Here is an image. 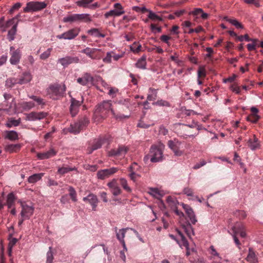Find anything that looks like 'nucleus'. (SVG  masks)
Masks as SVG:
<instances>
[{"label": "nucleus", "mask_w": 263, "mask_h": 263, "mask_svg": "<svg viewBox=\"0 0 263 263\" xmlns=\"http://www.w3.org/2000/svg\"><path fill=\"white\" fill-rule=\"evenodd\" d=\"M21 106L24 110H29L33 108L35 105L33 102H23L21 104Z\"/></svg>", "instance_id": "46"}, {"label": "nucleus", "mask_w": 263, "mask_h": 263, "mask_svg": "<svg viewBox=\"0 0 263 263\" xmlns=\"http://www.w3.org/2000/svg\"><path fill=\"white\" fill-rule=\"evenodd\" d=\"M87 33L93 37H104L105 34L102 33L98 28H93L87 31Z\"/></svg>", "instance_id": "31"}, {"label": "nucleus", "mask_w": 263, "mask_h": 263, "mask_svg": "<svg viewBox=\"0 0 263 263\" xmlns=\"http://www.w3.org/2000/svg\"><path fill=\"white\" fill-rule=\"evenodd\" d=\"M140 167L136 162L133 163L129 167V170L130 172H136L140 170Z\"/></svg>", "instance_id": "64"}, {"label": "nucleus", "mask_w": 263, "mask_h": 263, "mask_svg": "<svg viewBox=\"0 0 263 263\" xmlns=\"http://www.w3.org/2000/svg\"><path fill=\"white\" fill-rule=\"evenodd\" d=\"M118 171L116 167H111L108 169L102 170L98 172L97 176L99 179H104L109 176L115 174Z\"/></svg>", "instance_id": "18"}, {"label": "nucleus", "mask_w": 263, "mask_h": 263, "mask_svg": "<svg viewBox=\"0 0 263 263\" xmlns=\"http://www.w3.org/2000/svg\"><path fill=\"white\" fill-rule=\"evenodd\" d=\"M63 22L65 23H74L79 22L78 14H73L67 15L63 18Z\"/></svg>", "instance_id": "38"}, {"label": "nucleus", "mask_w": 263, "mask_h": 263, "mask_svg": "<svg viewBox=\"0 0 263 263\" xmlns=\"http://www.w3.org/2000/svg\"><path fill=\"white\" fill-rule=\"evenodd\" d=\"M85 202H88L91 206L93 211L96 210V208L98 203V199L95 195L93 194H89L87 196L83 198Z\"/></svg>", "instance_id": "20"}, {"label": "nucleus", "mask_w": 263, "mask_h": 263, "mask_svg": "<svg viewBox=\"0 0 263 263\" xmlns=\"http://www.w3.org/2000/svg\"><path fill=\"white\" fill-rule=\"evenodd\" d=\"M120 183L126 191H127V192H132V189L128 185L127 181L125 178H121L120 179Z\"/></svg>", "instance_id": "49"}, {"label": "nucleus", "mask_w": 263, "mask_h": 263, "mask_svg": "<svg viewBox=\"0 0 263 263\" xmlns=\"http://www.w3.org/2000/svg\"><path fill=\"white\" fill-rule=\"evenodd\" d=\"M21 147L20 144H9L5 146V152L9 153H16L20 151Z\"/></svg>", "instance_id": "27"}, {"label": "nucleus", "mask_w": 263, "mask_h": 263, "mask_svg": "<svg viewBox=\"0 0 263 263\" xmlns=\"http://www.w3.org/2000/svg\"><path fill=\"white\" fill-rule=\"evenodd\" d=\"M111 114L112 116L117 120H123L129 118V116H125L123 114H116L115 111L111 109Z\"/></svg>", "instance_id": "56"}, {"label": "nucleus", "mask_w": 263, "mask_h": 263, "mask_svg": "<svg viewBox=\"0 0 263 263\" xmlns=\"http://www.w3.org/2000/svg\"><path fill=\"white\" fill-rule=\"evenodd\" d=\"M10 55L9 61L11 65H15L20 63L22 57V53L20 49H15L13 46H11L10 47Z\"/></svg>", "instance_id": "9"}, {"label": "nucleus", "mask_w": 263, "mask_h": 263, "mask_svg": "<svg viewBox=\"0 0 263 263\" xmlns=\"http://www.w3.org/2000/svg\"><path fill=\"white\" fill-rule=\"evenodd\" d=\"M81 102L76 100L74 98L71 99V105L70 107V112L72 117H74L79 111V107L81 105Z\"/></svg>", "instance_id": "24"}, {"label": "nucleus", "mask_w": 263, "mask_h": 263, "mask_svg": "<svg viewBox=\"0 0 263 263\" xmlns=\"http://www.w3.org/2000/svg\"><path fill=\"white\" fill-rule=\"evenodd\" d=\"M129 229H130V228L127 227L125 228H122L118 230L117 227H115L114 228L116 234L117 239L121 243V245L123 246V248H124V250H125L126 251H127V249L125 245L124 238L127 230H129Z\"/></svg>", "instance_id": "13"}, {"label": "nucleus", "mask_w": 263, "mask_h": 263, "mask_svg": "<svg viewBox=\"0 0 263 263\" xmlns=\"http://www.w3.org/2000/svg\"><path fill=\"white\" fill-rule=\"evenodd\" d=\"M148 193L158 199H161L165 195L163 191L155 187L149 188L148 189Z\"/></svg>", "instance_id": "25"}, {"label": "nucleus", "mask_w": 263, "mask_h": 263, "mask_svg": "<svg viewBox=\"0 0 263 263\" xmlns=\"http://www.w3.org/2000/svg\"><path fill=\"white\" fill-rule=\"evenodd\" d=\"M20 202L22 206V211L20 214L21 217L29 219L33 214L34 209L33 206L31 204L28 205L25 202L20 201Z\"/></svg>", "instance_id": "10"}, {"label": "nucleus", "mask_w": 263, "mask_h": 263, "mask_svg": "<svg viewBox=\"0 0 263 263\" xmlns=\"http://www.w3.org/2000/svg\"><path fill=\"white\" fill-rule=\"evenodd\" d=\"M52 50V49L51 48H48L46 51H45L40 55V59L45 60L48 59L51 54Z\"/></svg>", "instance_id": "51"}, {"label": "nucleus", "mask_w": 263, "mask_h": 263, "mask_svg": "<svg viewBox=\"0 0 263 263\" xmlns=\"http://www.w3.org/2000/svg\"><path fill=\"white\" fill-rule=\"evenodd\" d=\"M32 77L29 72H24L22 77L18 80V84H24L30 82L32 80Z\"/></svg>", "instance_id": "29"}, {"label": "nucleus", "mask_w": 263, "mask_h": 263, "mask_svg": "<svg viewBox=\"0 0 263 263\" xmlns=\"http://www.w3.org/2000/svg\"><path fill=\"white\" fill-rule=\"evenodd\" d=\"M89 123V119L86 116L81 118L78 122L71 124L67 130L69 132L73 134H77L80 132L81 130L85 128Z\"/></svg>", "instance_id": "3"}, {"label": "nucleus", "mask_w": 263, "mask_h": 263, "mask_svg": "<svg viewBox=\"0 0 263 263\" xmlns=\"http://www.w3.org/2000/svg\"><path fill=\"white\" fill-rule=\"evenodd\" d=\"M177 232L181 238V240L180 241H179L178 240H177L176 239L175 236H174L172 234H170L169 235L170 237L172 239L176 240L177 241V243L179 245V246L181 248L184 247L186 248V249L187 250H189V243H188L187 240L186 239V238H185V237L183 235V234L180 231L177 230Z\"/></svg>", "instance_id": "22"}, {"label": "nucleus", "mask_w": 263, "mask_h": 263, "mask_svg": "<svg viewBox=\"0 0 263 263\" xmlns=\"http://www.w3.org/2000/svg\"><path fill=\"white\" fill-rule=\"evenodd\" d=\"M16 84H18V80L14 78H9L6 81V86L8 87H12Z\"/></svg>", "instance_id": "48"}, {"label": "nucleus", "mask_w": 263, "mask_h": 263, "mask_svg": "<svg viewBox=\"0 0 263 263\" xmlns=\"http://www.w3.org/2000/svg\"><path fill=\"white\" fill-rule=\"evenodd\" d=\"M230 23L234 26L237 29H243V27L237 20L234 19L230 21Z\"/></svg>", "instance_id": "60"}, {"label": "nucleus", "mask_w": 263, "mask_h": 263, "mask_svg": "<svg viewBox=\"0 0 263 263\" xmlns=\"http://www.w3.org/2000/svg\"><path fill=\"white\" fill-rule=\"evenodd\" d=\"M116 9L111 10L105 14V17L108 18L109 16H118L124 13L125 11L121 5L120 3H116L114 5Z\"/></svg>", "instance_id": "14"}, {"label": "nucleus", "mask_w": 263, "mask_h": 263, "mask_svg": "<svg viewBox=\"0 0 263 263\" xmlns=\"http://www.w3.org/2000/svg\"><path fill=\"white\" fill-rule=\"evenodd\" d=\"M80 32L79 28H73L61 34L58 35L57 37L59 39L72 40L74 39Z\"/></svg>", "instance_id": "12"}, {"label": "nucleus", "mask_w": 263, "mask_h": 263, "mask_svg": "<svg viewBox=\"0 0 263 263\" xmlns=\"http://www.w3.org/2000/svg\"><path fill=\"white\" fill-rule=\"evenodd\" d=\"M103 144V140L101 138L95 139L92 142L90 146L87 149L88 154H91L94 151L100 148Z\"/></svg>", "instance_id": "21"}, {"label": "nucleus", "mask_w": 263, "mask_h": 263, "mask_svg": "<svg viewBox=\"0 0 263 263\" xmlns=\"http://www.w3.org/2000/svg\"><path fill=\"white\" fill-rule=\"evenodd\" d=\"M153 104L159 106H170L169 102L163 100H158L157 102L153 103Z\"/></svg>", "instance_id": "55"}, {"label": "nucleus", "mask_w": 263, "mask_h": 263, "mask_svg": "<svg viewBox=\"0 0 263 263\" xmlns=\"http://www.w3.org/2000/svg\"><path fill=\"white\" fill-rule=\"evenodd\" d=\"M188 218L190 219L191 222L193 224H195L197 221L196 216L193 210L186 214Z\"/></svg>", "instance_id": "54"}, {"label": "nucleus", "mask_w": 263, "mask_h": 263, "mask_svg": "<svg viewBox=\"0 0 263 263\" xmlns=\"http://www.w3.org/2000/svg\"><path fill=\"white\" fill-rule=\"evenodd\" d=\"M44 175V173L34 174L29 177L28 181L30 183H34L41 180Z\"/></svg>", "instance_id": "35"}, {"label": "nucleus", "mask_w": 263, "mask_h": 263, "mask_svg": "<svg viewBox=\"0 0 263 263\" xmlns=\"http://www.w3.org/2000/svg\"><path fill=\"white\" fill-rule=\"evenodd\" d=\"M16 197L13 193H9L7 197V205L9 209L11 208L14 203Z\"/></svg>", "instance_id": "40"}, {"label": "nucleus", "mask_w": 263, "mask_h": 263, "mask_svg": "<svg viewBox=\"0 0 263 263\" xmlns=\"http://www.w3.org/2000/svg\"><path fill=\"white\" fill-rule=\"evenodd\" d=\"M183 194H185L187 196H193V190L189 187L184 188L183 190Z\"/></svg>", "instance_id": "62"}, {"label": "nucleus", "mask_w": 263, "mask_h": 263, "mask_svg": "<svg viewBox=\"0 0 263 263\" xmlns=\"http://www.w3.org/2000/svg\"><path fill=\"white\" fill-rule=\"evenodd\" d=\"M164 147V146L162 143H160L158 145H154L151 146L149 156L152 162H158L162 161Z\"/></svg>", "instance_id": "2"}, {"label": "nucleus", "mask_w": 263, "mask_h": 263, "mask_svg": "<svg viewBox=\"0 0 263 263\" xmlns=\"http://www.w3.org/2000/svg\"><path fill=\"white\" fill-rule=\"evenodd\" d=\"M148 18L153 21H162V18L160 16L157 15L155 13H154L151 10L150 11H149Z\"/></svg>", "instance_id": "47"}, {"label": "nucleus", "mask_w": 263, "mask_h": 263, "mask_svg": "<svg viewBox=\"0 0 263 263\" xmlns=\"http://www.w3.org/2000/svg\"><path fill=\"white\" fill-rule=\"evenodd\" d=\"M149 92H151V93H149L147 95V100L148 101L155 100L156 99L157 96V90L154 88H149Z\"/></svg>", "instance_id": "45"}, {"label": "nucleus", "mask_w": 263, "mask_h": 263, "mask_svg": "<svg viewBox=\"0 0 263 263\" xmlns=\"http://www.w3.org/2000/svg\"><path fill=\"white\" fill-rule=\"evenodd\" d=\"M47 116L45 112H31L26 115V120L30 121H34L36 120H41L43 119Z\"/></svg>", "instance_id": "15"}, {"label": "nucleus", "mask_w": 263, "mask_h": 263, "mask_svg": "<svg viewBox=\"0 0 263 263\" xmlns=\"http://www.w3.org/2000/svg\"><path fill=\"white\" fill-rule=\"evenodd\" d=\"M29 97L34 101L37 105L43 106L45 104L44 100L40 97L34 95L29 96Z\"/></svg>", "instance_id": "50"}, {"label": "nucleus", "mask_w": 263, "mask_h": 263, "mask_svg": "<svg viewBox=\"0 0 263 263\" xmlns=\"http://www.w3.org/2000/svg\"><path fill=\"white\" fill-rule=\"evenodd\" d=\"M65 91L66 86L64 84L52 85L49 87L47 90V92L48 95L50 96V98L54 100L58 99L59 98L63 96Z\"/></svg>", "instance_id": "4"}, {"label": "nucleus", "mask_w": 263, "mask_h": 263, "mask_svg": "<svg viewBox=\"0 0 263 263\" xmlns=\"http://www.w3.org/2000/svg\"><path fill=\"white\" fill-rule=\"evenodd\" d=\"M15 18H13L11 20H8L6 24L5 27H9V26L12 25V28L11 30H9L8 32V39L10 41H13L15 38V35L16 33L17 27V23H15Z\"/></svg>", "instance_id": "11"}, {"label": "nucleus", "mask_w": 263, "mask_h": 263, "mask_svg": "<svg viewBox=\"0 0 263 263\" xmlns=\"http://www.w3.org/2000/svg\"><path fill=\"white\" fill-rule=\"evenodd\" d=\"M182 228L190 238H191L192 236L194 235L193 228L191 224L189 222H187L184 224H182Z\"/></svg>", "instance_id": "33"}, {"label": "nucleus", "mask_w": 263, "mask_h": 263, "mask_svg": "<svg viewBox=\"0 0 263 263\" xmlns=\"http://www.w3.org/2000/svg\"><path fill=\"white\" fill-rule=\"evenodd\" d=\"M47 4L44 2H30L27 3L26 6L24 8L25 12H35L44 9Z\"/></svg>", "instance_id": "6"}, {"label": "nucleus", "mask_w": 263, "mask_h": 263, "mask_svg": "<svg viewBox=\"0 0 263 263\" xmlns=\"http://www.w3.org/2000/svg\"><path fill=\"white\" fill-rule=\"evenodd\" d=\"M112 104L110 100L103 101L98 104L95 107L93 112V119L96 122H100L104 119L110 111L111 112Z\"/></svg>", "instance_id": "1"}, {"label": "nucleus", "mask_w": 263, "mask_h": 263, "mask_svg": "<svg viewBox=\"0 0 263 263\" xmlns=\"http://www.w3.org/2000/svg\"><path fill=\"white\" fill-rule=\"evenodd\" d=\"M108 95L114 98L116 96L117 93L118 92V89L115 87L109 88Z\"/></svg>", "instance_id": "61"}, {"label": "nucleus", "mask_w": 263, "mask_h": 263, "mask_svg": "<svg viewBox=\"0 0 263 263\" xmlns=\"http://www.w3.org/2000/svg\"><path fill=\"white\" fill-rule=\"evenodd\" d=\"M182 143L177 139H174L168 141V146L174 152L176 156H182L184 152L180 149Z\"/></svg>", "instance_id": "8"}, {"label": "nucleus", "mask_w": 263, "mask_h": 263, "mask_svg": "<svg viewBox=\"0 0 263 263\" xmlns=\"http://www.w3.org/2000/svg\"><path fill=\"white\" fill-rule=\"evenodd\" d=\"M244 226L240 222H237L232 228L233 234L232 235L234 239V242L236 245L239 247L240 246V242L238 239L237 237V235L239 234L242 238H245L246 236V233L243 231Z\"/></svg>", "instance_id": "5"}, {"label": "nucleus", "mask_w": 263, "mask_h": 263, "mask_svg": "<svg viewBox=\"0 0 263 263\" xmlns=\"http://www.w3.org/2000/svg\"><path fill=\"white\" fill-rule=\"evenodd\" d=\"M230 89L234 92L239 94L240 93V88L236 84L232 85L230 86Z\"/></svg>", "instance_id": "63"}, {"label": "nucleus", "mask_w": 263, "mask_h": 263, "mask_svg": "<svg viewBox=\"0 0 263 263\" xmlns=\"http://www.w3.org/2000/svg\"><path fill=\"white\" fill-rule=\"evenodd\" d=\"M57 151L54 148H51L49 151L43 153H40L37 154L38 159L44 160L50 158L56 155Z\"/></svg>", "instance_id": "23"}, {"label": "nucleus", "mask_w": 263, "mask_h": 263, "mask_svg": "<svg viewBox=\"0 0 263 263\" xmlns=\"http://www.w3.org/2000/svg\"><path fill=\"white\" fill-rule=\"evenodd\" d=\"M146 57L145 55L142 56L136 63V67L142 69H145L146 66Z\"/></svg>", "instance_id": "36"}, {"label": "nucleus", "mask_w": 263, "mask_h": 263, "mask_svg": "<svg viewBox=\"0 0 263 263\" xmlns=\"http://www.w3.org/2000/svg\"><path fill=\"white\" fill-rule=\"evenodd\" d=\"M68 191L69 192V195L72 201L74 202L77 201V193L74 189L72 186H69Z\"/></svg>", "instance_id": "53"}, {"label": "nucleus", "mask_w": 263, "mask_h": 263, "mask_svg": "<svg viewBox=\"0 0 263 263\" xmlns=\"http://www.w3.org/2000/svg\"><path fill=\"white\" fill-rule=\"evenodd\" d=\"M252 114L248 116L247 119L248 121L253 123H256L259 119V116L257 115L258 109L255 107H252L251 108Z\"/></svg>", "instance_id": "26"}, {"label": "nucleus", "mask_w": 263, "mask_h": 263, "mask_svg": "<svg viewBox=\"0 0 263 263\" xmlns=\"http://www.w3.org/2000/svg\"><path fill=\"white\" fill-rule=\"evenodd\" d=\"M93 0H80L76 2L77 6L83 8H89Z\"/></svg>", "instance_id": "43"}, {"label": "nucleus", "mask_w": 263, "mask_h": 263, "mask_svg": "<svg viewBox=\"0 0 263 263\" xmlns=\"http://www.w3.org/2000/svg\"><path fill=\"white\" fill-rule=\"evenodd\" d=\"M72 170H73V169L70 167H62L58 169V172L60 174L63 175Z\"/></svg>", "instance_id": "58"}, {"label": "nucleus", "mask_w": 263, "mask_h": 263, "mask_svg": "<svg viewBox=\"0 0 263 263\" xmlns=\"http://www.w3.org/2000/svg\"><path fill=\"white\" fill-rule=\"evenodd\" d=\"M77 82L83 86H86L88 84H92L93 82V78L89 73H85L83 76L79 78L77 80Z\"/></svg>", "instance_id": "19"}, {"label": "nucleus", "mask_w": 263, "mask_h": 263, "mask_svg": "<svg viewBox=\"0 0 263 263\" xmlns=\"http://www.w3.org/2000/svg\"><path fill=\"white\" fill-rule=\"evenodd\" d=\"M113 51L107 52L106 56L103 59V61L104 63H110L111 62V58H112Z\"/></svg>", "instance_id": "57"}, {"label": "nucleus", "mask_w": 263, "mask_h": 263, "mask_svg": "<svg viewBox=\"0 0 263 263\" xmlns=\"http://www.w3.org/2000/svg\"><path fill=\"white\" fill-rule=\"evenodd\" d=\"M79 61L80 60L78 57L67 56L64 58L59 59L58 62L63 66L65 67L70 64L78 63L79 62Z\"/></svg>", "instance_id": "17"}, {"label": "nucleus", "mask_w": 263, "mask_h": 263, "mask_svg": "<svg viewBox=\"0 0 263 263\" xmlns=\"http://www.w3.org/2000/svg\"><path fill=\"white\" fill-rule=\"evenodd\" d=\"M46 263H52L53 259V252L52 251V247L49 248V250L46 254Z\"/></svg>", "instance_id": "52"}, {"label": "nucleus", "mask_w": 263, "mask_h": 263, "mask_svg": "<svg viewBox=\"0 0 263 263\" xmlns=\"http://www.w3.org/2000/svg\"><path fill=\"white\" fill-rule=\"evenodd\" d=\"M237 37H238V40L241 42L243 41L244 40H245L246 41H248V42L257 41V39H250L247 34H245L243 36V35L238 36Z\"/></svg>", "instance_id": "59"}, {"label": "nucleus", "mask_w": 263, "mask_h": 263, "mask_svg": "<svg viewBox=\"0 0 263 263\" xmlns=\"http://www.w3.org/2000/svg\"><path fill=\"white\" fill-rule=\"evenodd\" d=\"M78 15L79 22H84L85 23H88L92 21V19L89 14H78Z\"/></svg>", "instance_id": "41"}, {"label": "nucleus", "mask_w": 263, "mask_h": 263, "mask_svg": "<svg viewBox=\"0 0 263 263\" xmlns=\"http://www.w3.org/2000/svg\"><path fill=\"white\" fill-rule=\"evenodd\" d=\"M246 259L250 263H257V258L254 251L251 248L249 249V253Z\"/></svg>", "instance_id": "34"}, {"label": "nucleus", "mask_w": 263, "mask_h": 263, "mask_svg": "<svg viewBox=\"0 0 263 263\" xmlns=\"http://www.w3.org/2000/svg\"><path fill=\"white\" fill-rule=\"evenodd\" d=\"M5 139L15 141L18 138L17 133L14 130H6L4 133Z\"/></svg>", "instance_id": "28"}, {"label": "nucleus", "mask_w": 263, "mask_h": 263, "mask_svg": "<svg viewBox=\"0 0 263 263\" xmlns=\"http://www.w3.org/2000/svg\"><path fill=\"white\" fill-rule=\"evenodd\" d=\"M3 111H7L8 112L12 111V112H16V104H15L14 99H12V102L9 106V109L0 108V116H1L2 115Z\"/></svg>", "instance_id": "42"}, {"label": "nucleus", "mask_w": 263, "mask_h": 263, "mask_svg": "<svg viewBox=\"0 0 263 263\" xmlns=\"http://www.w3.org/2000/svg\"><path fill=\"white\" fill-rule=\"evenodd\" d=\"M130 49L133 53H138L141 50V45L135 42L130 46Z\"/></svg>", "instance_id": "44"}, {"label": "nucleus", "mask_w": 263, "mask_h": 263, "mask_svg": "<svg viewBox=\"0 0 263 263\" xmlns=\"http://www.w3.org/2000/svg\"><path fill=\"white\" fill-rule=\"evenodd\" d=\"M128 151L129 148L128 146L119 145L118 147L110 150L108 152V155L110 157L124 158Z\"/></svg>", "instance_id": "7"}, {"label": "nucleus", "mask_w": 263, "mask_h": 263, "mask_svg": "<svg viewBox=\"0 0 263 263\" xmlns=\"http://www.w3.org/2000/svg\"><path fill=\"white\" fill-rule=\"evenodd\" d=\"M248 146L252 150H255L258 148L260 146L259 143L258 139L255 136H253V139H250L248 140Z\"/></svg>", "instance_id": "32"}, {"label": "nucleus", "mask_w": 263, "mask_h": 263, "mask_svg": "<svg viewBox=\"0 0 263 263\" xmlns=\"http://www.w3.org/2000/svg\"><path fill=\"white\" fill-rule=\"evenodd\" d=\"M110 191L115 196H117L121 193V189L119 187L116 179H114L107 183Z\"/></svg>", "instance_id": "16"}, {"label": "nucleus", "mask_w": 263, "mask_h": 263, "mask_svg": "<svg viewBox=\"0 0 263 263\" xmlns=\"http://www.w3.org/2000/svg\"><path fill=\"white\" fill-rule=\"evenodd\" d=\"M100 49L98 48H90L89 47H86V48L83 49L81 52L82 53H85L91 59H95V58L93 55V53L95 51L100 50Z\"/></svg>", "instance_id": "39"}, {"label": "nucleus", "mask_w": 263, "mask_h": 263, "mask_svg": "<svg viewBox=\"0 0 263 263\" xmlns=\"http://www.w3.org/2000/svg\"><path fill=\"white\" fill-rule=\"evenodd\" d=\"M166 202L172 210L177 208V205L179 204V202L177 198L175 197L171 196L167 197Z\"/></svg>", "instance_id": "30"}, {"label": "nucleus", "mask_w": 263, "mask_h": 263, "mask_svg": "<svg viewBox=\"0 0 263 263\" xmlns=\"http://www.w3.org/2000/svg\"><path fill=\"white\" fill-rule=\"evenodd\" d=\"M21 123V119L19 118L17 120H15L13 118H10L8 119L6 126L8 128H11L13 126H17Z\"/></svg>", "instance_id": "37"}]
</instances>
